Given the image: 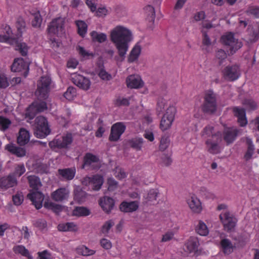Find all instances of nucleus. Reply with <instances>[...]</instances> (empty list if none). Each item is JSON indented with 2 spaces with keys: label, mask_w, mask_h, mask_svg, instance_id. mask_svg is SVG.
Listing matches in <instances>:
<instances>
[{
  "label": "nucleus",
  "mask_w": 259,
  "mask_h": 259,
  "mask_svg": "<svg viewBox=\"0 0 259 259\" xmlns=\"http://www.w3.org/2000/svg\"><path fill=\"white\" fill-rule=\"evenodd\" d=\"M51 79L48 76H42L37 82V88L35 95L37 100L34 101L27 108L25 115L30 119H33L39 113L47 110L46 101L49 96Z\"/></svg>",
  "instance_id": "f257e3e1"
},
{
  "label": "nucleus",
  "mask_w": 259,
  "mask_h": 259,
  "mask_svg": "<svg viewBox=\"0 0 259 259\" xmlns=\"http://www.w3.org/2000/svg\"><path fill=\"white\" fill-rule=\"evenodd\" d=\"M110 40L114 44L118 56L115 57L117 61L122 62L128 51V44L133 39L131 31L122 26H117L110 32Z\"/></svg>",
  "instance_id": "f03ea898"
},
{
  "label": "nucleus",
  "mask_w": 259,
  "mask_h": 259,
  "mask_svg": "<svg viewBox=\"0 0 259 259\" xmlns=\"http://www.w3.org/2000/svg\"><path fill=\"white\" fill-rule=\"evenodd\" d=\"M204 131L202 136L206 138L205 144L207 151L213 155L221 152L223 149L222 134L218 131Z\"/></svg>",
  "instance_id": "7ed1b4c3"
},
{
  "label": "nucleus",
  "mask_w": 259,
  "mask_h": 259,
  "mask_svg": "<svg viewBox=\"0 0 259 259\" xmlns=\"http://www.w3.org/2000/svg\"><path fill=\"white\" fill-rule=\"evenodd\" d=\"M218 96L212 90L205 91L204 95V101L202 105V110L207 114L214 113L217 109Z\"/></svg>",
  "instance_id": "20e7f679"
},
{
  "label": "nucleus",
  "mask_w": 259,
  "mask_h": 259,
  "mask_svg": "<svg viewBox=\"0 0 259 259\" xmlns=\"http://www.w3.org/2000/svg\"><path fill=\"white\" fill-rule=\"evenodd\" d=\"M72 141V135L67 134L64 136H56L53 140L49 143V146L52 150L67 149L71 145Z\"/></svg>",
  "instance_id": "39448f33"
},
{
  "label": "nucleus",
  "mask_w": 259,
  "mask_h": 259,
  "mask_svg": "<svg viewBox=\"0 0 259 259\" xmlns=\"http://www.w3.org/2000/svg\"><path fill=\"white\" fill-rule=\"evenodd\" d=\"M176 113V109L174 106H169L166 109V113L163 115L160 121V127L162 130H167L170 127Z\"/></svg>",
  "instance_id": "423d86ee"
},
{
  "label": "nucleus",
  "mask_w": 259,
  "mask_h": 259,
  "mask_svg": "<svg viewBox=\"0 0 259 259\" xmlns=\"http://www.w3.org/2000/svg\"><path fill=\"white\" fill-rule=\"evenodd\" d=\"M223 43L229 47L230 54L233 55L242 47V42L234 37L233 34L230 33L222 37Z\"/></svg>",
  "instance_id": "0eeeda50"
},
{
  "label": "nucleus",
  "mask_w": 259,
  "mask_h": 259,
  "mask_svg": "<svg viewBox=\"0 0 259 259\" xmlns=\"http://www.w3.org/2000/svg\"><path fill=\"white\" fill-rule=\"evenodd\" d=\"M81 183L83 185L89 186L93 190L98 191L103 185V178L98 175L92 177L86 176L82 179Z\"/></svg>",
  "instance_id": "6e6552de"
},
{
  "label": "nucleus",
  "mask_w": 259,
  "mask_h": 259,
  "mask_svg": "<svg viewBox=\"0 0 259 259\" xmlns=\"http://www.w3.org/2000/svg\"><path fill=\"white\" fill-rule=\"evenodd\" d=\"M220 218L225 231L229 232L234 229L237 220L232 214L229 212L222 213L220 215Z\"/></svg>",
  "instance_id": "1a4fd4ad"
},
{
  "label": "nucleus",
  "mask_w": 259,
  "mask_h": 259,
  "mask_svg": "<svg viewBox=\"0 0 259 259\" xmlns=\"http://www.w3.org/2000/svg\"><path fill=\"white\" fill-rule=\"evenodd\" d=\"M224 78L229 81L236 80L240 75L239 67L237 65H228L222 71Z\"/></svg>",
  "instance_id": "9d476101"
},
{
  "label": "nucleus",
  "mask_w": 259,
  "mask_h": 259,
  "mask_svg": "<svg viewBox=\"0 0 259 259\" xmlns=\"http://www.w3.org/2000/svg\"><path fill=\"white\" fill-rule=\"evenodd\" d=\"M29 63L24 61L22 58H16L11 66V70L13 72L24 71V75L26 76L29 71Z\"/></svg>",
  "instance_id": "9b49d317"
},
{
  "label": "nucleus",
  "mask_w": 259,
  "mask_h": 259,
  "mask_svg": "<svg viewBox=\"0 0 259 259\" xmlns=\"http://www.w3.org/2000/svg\"><path fill=\"white\" fill-rule=\"evenodd\" d=\"M17 184V179L14 176L9 174L0 178V190L5 191L12 188Z\"/></svg>",
  "instance_id": "f8f14e48"
},
{
  "label": "nucleus",
  "mask_w": 259,
  "mask_h": 259,
  "mask_svg": "<svg viewBox=\"0 0 259 259\" xmlns=\"http://www.w3.org/2000/svg\"><path fill=\"white\" fill-rule=\"evenodd\" d=\"M64 29V20L63 18H58L52 20L48 28L49 33L59 34L62 32Z\"/></svg>",
  "instance_id": "ddd939ff"
},
{
  "label": "nucleus",
  "mask_w": 259,
  "mask_h": 259,
  "mask_svg": "<svg viewBox=\"0 0 259 259\" xmlns=\"http://www.w3.org/2000/svg\"><path fill=\"white\" fill-rule=\"evenodd\" d=\"M69 191L65 188H60L51 194V198L56 202H62L67 199Z\"/></svg>",
  "instance_id": "4468645a"
},
{
  "label": "nucleus",
  "mask_w": 259,
  "mask_h": 259,
  "mask_svg": "<svg viewBox=\"0 0 259 259\" xmlns=\"http://www.w3.org/2000/svg\"><path fill=\"white\" fill-rule=\"evenodd\" d=\"M126 82L127 87L131 89H139L144 85V82L138 75H130L127 77Z\"/></svg>",
  "instance_id": "2eb2a0df"
},
{
  "label": "nucleus",
  "mask_w": 259,
  "mask_h": 259,
  "mask_svg": "<svg viewBox=\"0 0 259 259\" xmlns=\"http://www.w3.org/2000/svg\"><path fill=\"white\" fill-rule=\"evenodd\" d=\"M27 197L31 201L37 209L42 207V202L44 200V196L42 193L35 191L28 194Z\"/></svg>",
  "instance_id": "dca6fc26"
},
{
  "label": "nucleus",
  "mask_w": 259,
  "mask_h": 259,
  "mask_svg": "<svg viewBox=\"0 0 259 259\" xmlns=\"http://www.w3.org/2000/svg\"><path fill=\"white\" fill-rule=\"evenodd\" d=\"M199 242L196 237H190L184 245V250L186 252L191 253L196 252L198 250Z\"/></svg>",
  "instance_id": "f3484780"
},
{
  "label": "nucleus",
  "mask_w": 259,
  "mask_h": 259,
  "mask_svg": "<svg viewBox=\"0 0 259 259\" xmlns=\"http://www.w3.org/2000/svg\"><path fill=\"white\" fill-rule=\"evenodd\" d=\"M73 82L83 90H88L91 85L90 79L81 75H76L72 78Z\"/></svg>",
  "instance_id": "a211bd4d"
},
{
  "label": "nucleus",
  "mask_w": 259,
  "mask_h": 259,
  "mask_svg": "<svg viewBox=\"0 0 259 259\" xmlns=\"http://www.w3.org/2000/svg\"><path fill=\"white\" fill-rule=\"evenodd\" d=\"M187 203L191 210L194 213H199L202 210L201 202L194 195L187 200Z\"/></svg>",
  "instance_id": "6ab92c4d"
},
{
  "label": "nucleus",
  "mask_w": 259,
  "mask_h": 259,
  "mask_svg": "<svg viewBox=\"0 0 259 259\" xmlns=\"http://www.w3.org/2000/svg\"><path fill=\"white\" fill-rule=\"evenodd\" d=\"M235 116L238 118V122L241 126H244L247 123L246 117L245 109L238 107H234L233 108Z\"/></svg>",
  "instance_id": "aec40b11"
},
{
  "label": "nucleus",
  "mask_w": 259,
  "mask_h": 259,
  "mask_svg": "<svg viewBox=\"0 0 259 259\" xmlns=\"http://www.w3.org/2000/svg\"><path fill=\"white\" fill-rule=\"evenodd\" d=\"M114 201L111 197L105 196L99 200V204L103 210L107 213L111 212L114 206Z\"/></svg>",
  "instance_id": "412c9836"
},
{
  "label": "nucleus",
  "mask_w": 259,
  "mask_h": 259,
  "mask_svg": "<svg viewBox=\"0 0 259 259\" xmlns=\"http://www.w3.org/2000/svg\"><path fill=\"white\" fill-rule=\"evenodd\" d=\"M139 207V204L137 201L126 202L123 201L120 204V210L124 212H132L135 211Z\"/></svg>",
  "instance_id": "4be33fe9"
},
{
  "label": "nucleus",
  "mask_w": 259,
  "mask_h": 259,
  "mask_svg": "<svg viewBox=\"0 0 259 259\" xmlns=\"http://www.w3.org/2000/svg\"><path fill=\"white\" fill-rule=\"evenodd\" d=\"M58 174L63 179L70 181L72 180L75 175L76 170L74 167L65 168L59 169L58 170Z\"/></svg>",
  "instance_id": "5701e85b"
},
{
  "label": "nucleus",
  "mask_w": 259,
  "mask_h": 259,
  "mask_svg": "<svg viewBox=\"0 0 259 259\" xmlns=\"http://www.w3.org/2000/svg\"><path fill=\"white\" fill-rule=\"evenodd\" d=\"M5 149L17 157H23L26 154V151L24 148L17 147L12 143L7 144L5 147Z\"/></svg>",
  "instance_id": "b1692460"
},
{
  "label": "nucleus",
  "mask_w": 259,
  "mask_h": 259,
  "mask_svg": "<svg viewBox=\"0 0 259 259\" xmlns=\"http://www.w3.org/2000/svg\"><path fill=\"white\" fill-rule=\"evenodd\" d=\"M220 248L225 254L228 255L233 251L234 246L229 239L224 238L220 242Z\"/></svg>",
  "instance_id": "393cba45"
},
{
  "label": "nucleus",
  "mask_w": 259,
  "mask_h": 259,
  "mask_svg": "<svg viewBox=\"0 0 259 259\" xmlns=\"http://www.w3.org/2000/svg\"><path fill=\"white\" fill-rule=\"evenodd\" d=\"M35 130H50L48 121L43 116H37L34 120Z\"/></svg>",
  "instance_id": "a878e982"
},
{
  "label": "nucleus",
  "mask_w": 259,
  "mask_h": 259,
  "mask_svg": "<svg viewBox=\"0 0 259 259\" xmlns=\"http://www.w3.org/2000/svg\"><path fill=\"white\" fill-rule=\"evenodd\" d=\"M99 161V157L91 153H87L83 157L82 168L89 167L92 164L98 163Z\"/></svg>",
  "instance_id": "bb28decb"
},
{
  "label": "nucleus",
  "mask_w": 259,
  "mask_h": 259,
  "mask_svg": "<svg viewBox=\"0 0 259 259\" xmlns=\"http://www.w3.org/2000/svg\"><path fill=\"white\" fill-rule=\"evenodd\" d=\"M12 44L15 46V50L18 51L22 56H25L27 55L28 47L25 43L13 39Z\"/></svg>",
  "instance_id": "cd10ccee"
},
{
  "label": "nucleus",
  "mask_w": 259,
  "mask_h": 259,
  "mask_svg": "<svg viewBox=\"0 0 259 259\" xmlns=\"http://www.w3.org/2000/svg\"><path fill=\"white\" fill-rule=\"evenodd\" d=\"M143 143V139L140 137L132 138L128 141V145L136 151L141 150Z\"/></svg>",
  "instance_id": "c85d7f7f"
},
{
  "label": "nucleus",
  "mask_w": 259,
  "mask_h": 259,
  "mask_svg": "<svg viewBox=\"0 0 259 259\" xmlns=\"http://www.w3.org/2000/svg\"><path fill=\"white\" fill-rule=\"evenodd\" d=\"M246 143L247 145V149L245 153L244 157L246 161H248L251 158L252 156L254 153L255 148L251 139L246 138Z\"/></svg>",
  "instance_id": "c756f323"
},
{
  "label": "nucleus",
  "mask_w": 259,
  "mask_h": 259,
  "mask_svg": "<svg viewBox=\"0 0 259 259\" xmlns=\"http://www.w3.org/2000/svg\"><path fill=\"white\" fill-rule=\"evenodd\" d=\"M58 229L59 231L63 232H75L77 230V227L74 223L68 222L66 223L60 224L58 225Z\"/></svg>",
  "instance_id": "7c9ffc66"
},
{
  "label": "nucleus",
  "mask_w": 259,
  "mask_h": 259,
  "mask_svg": "<svg viewBox=\"0 0 259 259\" xmlns=\"http://www.w3.org/2000/svg\"><path fill=\"white\" fill-rule=\"evenodd\" d=\"M27 180L30 187L33 190H37L41 186L40 179L36 176H29L27 177Z\"/></svg>",
  "instance_id": "2f4dec72"
},
{
  "label": "nucleus",
  "mask_w": 259,
  "mask_h": 259,
  "mask_svg": "<svg viewBox=\"0 0 259 259\" xmlns=\"http://www.w3.org/2000/svg\"><path fill=\"white\" fill-rule=\"evenodd\" d=\"M19 136L17 137V142L20 145L27 144L30 138L29 131H19Z\"/></svg>",
  "instance_id": "473e14b6"
},
{
  "label": "nucleus",
  "mask_w": 259,
  "mask_h": 259,
  "mask_svg": "<svg viewBox=\"0 0 259 259\" xmlns=\"http://www.w3.org/2000/svg\"><path fill=\"white\" fill-rule=\"evenodd\" d=\"M144 11L146 15V19L149 22L153 23L155 18L154 8L150 5H148L145 7Z\"/></svg>",
  "instance_id": "72a5a7b5"
},
{
  "label": "nucleus",
  "mask_w": 259,
  "mask_h": 259,
  "mask_svg": "<svg viewBox=\"0 0 259 259\" xmlns=\"http://www.w3.org/2000/svg\"><path fill=\"white\" fill-rule=\"evenodd\" d=\"M75 23L77 27L78 34L83 37L87 32L88 25L82 20H76Z\"/></svg>",
  "instance_id": "f704fd0d"
},
{
  "label": "nucleus",
  "mask_w": 259,
  "mask_h": 259,
  "mask_svg": "<svg viewBox=\"0 0 259 259\" xmlns=\"http://www.w3.org/2000/svg\"><path fill=\"white\" fill-rule=\"evenodd\" d=\"M195 230L197 234L203 236L207 235L209 233L206 225L202 221H199Z\"/></svg>",
  "instance_id": "c9c22d12"
},
{
  "label": "nucleus",
  "mask_w": 259,
  "mask_h": 259,
  "mask_svg": "<svg viewBox=\"0 0 259 259\" xmlns=\"http://www.w3.org/2000/svg\"><path fill=\"white\" fill-rule=\"evenodd\" d=\"M141 50L140 46H135L130 53L128 57V62L132 63L137 60L140 54Z\"/></svg>",
  "instance_id": "e433bc0d"
},
{
  "label": "nucleus",
  "mask_w": 259,
  "mask_h": 259,
  "mask_svg": "<svg viewBox=\"0 0 259 259\" xmlns=\"http://www.w3.org/2000/svg\"><path fill=\"white\" fill-rule=\"evenodd\" d=\"M239 131H227L224 133V139L227 144L232 143L235 139Z\"/></svg>",
  "instance_id": "4c0bfd02"
},
{
  "label": "nucleus",
  "mask_w": 259,
  "mask_h": 259,
  "mask_svg": "<svg viewBox=\"0 0 259 259\" xmlns=\"http://www.w3.org/2000/svg\"><path fill=\"white\" fill-rule=\"evenodd\" d=\"M91 36L94 41L102 43L107 40V35L105 33H98L96 31H92L91 33Z\"/></svg>",
  "instance_id": "58836bf2"
},
{
  "label": "nucleus",
  "mask_w": 259,
  "mask_h": 259,
  "mask_svg": "<svg viewBox=\"0 0 259 259\" xmlns=\"http://www.w3.org/2000/svg\"><path fill=\"white\" fill-rule=\"evenodd\" d=\"M242 104L248 111H253L257 109L256 103L251 99H245L242 101Z\"/></svg>",
  "instance_id": "ea45409f"
},
{
  "label": "nucleus",
  "mask_w": 259,
  "mask_h": 259,
  "mask_svg": "<svg viewBox=\"0 0 259 259\" xmlns=\"http://www.w3.org/2000/svg\"><path fill=\"white\" fill-rule=\"evenodd\" d=\"M13 249L16 254H20L23 256L27 257H30V253L28 250L22 245L14 246Z\"/></svg>",
  "instance_id": "a19ab883"
},
{
  "label": "nucleus",
  "mask_w": 259,
  "mask_h": 259,
  "mask_svg": "<svg viewBox=\"0 0 259 259\" xmlns=\"http://www.w3.org/2000/svg\"><path fill=\"white\" fill-rule=\"evenodd\" d=\"M248 41L250 42H254L257 40L259 38V32L257 30L254 29L252 27L248 28Z\"/></svg>",
  "instance_id": "79ce46f5"
},
{
  "label": "nucleus",
  "mask_w": 259,
  "mask_h": 259,
  "mask_svg": "<svg viewBox=\"0 0 259 259\" xmlns=\"http://www.w3.org/2000/svg\"><path fill=\"white\" fill-rule=\"evenodd\" d=\"M77 252L78 254L83 256H89L94 254L96 251L94 250L90 249L84 245L79 246L77 248Z\"/></svg>",
  "instance_id": "37998d69"
},
{
  "label": "nucleus",
  "mask_w": 259,
  "mask_h": 259,
  "mask_svg": "<svg viewBox=\"0 0 259 259\" xmlns=\"http://www.w3.org/2000/svg\"><path fill=\"white\" fill-rule=\"evenodd\" d=\"M90 214V210L84 207H76L73 211V215L75 216H88Z\"/></svg>",
  "instance_id": "c03bdc74"
},
{
  "label": "nucleus",
  "mask_w": 259,
  "mask_h": 259,
  "mask_svg": "<svg viewBox=\"0 0 259 259\" xmlns=\"http://www.w3.org/2000/svg\"><path fill=\"white\" fill-rule=\"evenodd\" d=\"M227 57V54L226 52L222 50L219 49L215 53V58L218 61L219 65H222L224 61Z\"/></svg>",
  "instance_id": "a18cd8bd"
},
{
  "label": "nucleus",
  "mask_w": 259,
  "mask_h": 259,
  "mask_svg": "<svg viewBox=\"0 0 259 259\" xmlns=\"http://www.w3.org/2000/svg\"><path fill=\"white\" fill-rule=\"evenodd\" d=\"M44 206L46 208L51 209L55 213H58L62 210L61 205L52 202H45L44 203Z\"/></svg>",
  "instance_id": "49530a36"
},
{
  "label": "nucleus",
  "mask_w": 259,
  "mask_h": 259,
  "mask_svg": "<svg viewBox=\"0 0 259 259\" xmlns=\"http://www.w3.org/2000/svg\"><path fill=\"white\" fill-rule=\"evenodd\" d=\"M86 193L82 190H76L74 191V199L79 203L84 201Z\"/></svg>",
  "instance_id": "de8ad7c7"
},
{
  "label": "nucleus",
  "mask_w": 259,
  "mask_h": 259,
  "mask_svg": "<svg viewBox=\"0 0 259 259\" xmlns=\"http://www.w3.org/2000/svg\"><path fill=\"white\" fill-rule=\"evenodd\" d=\"M26 169L24 164H20L17 165L15 167V170L13 173L11 175L14 176L16 178V177H21L25 172Z\"/></svg>",
  "instance_id": "09e8293b"
},
{
  "label": "nucleus",
  "mask_w": 259,
  "mask_h": 259,
  "mask_svg": "<svg viewBox=\"0 0 259 259\" xmlns=\"http://www.w3.org/2000/svg\"><path fill=\"white\" fill-rule=\"evenodd\" d=\"M170 144V139L169 136H163L161 137L160 145H159V149L161 151H164L169 146Z\"/></svg>",
  "instance_id": "8fccbe9b"
},
{
  "label": "nucleus",
  "mask_w": 259,
  "mask_h": 259,
  "mask_svg": "<svg viewBox=\"0 0 259 259\" xmlns=\"http://www.w3.org/2000/svg\"><path fill=\"white\" fill-rule=\"evenodd\" d=\"M16 25L18 31L21 34L25 31L26 23L22 17H19L17 18Z\"/></svg>",
  "instance_id": "3c124183"
},
{
  "label": "nucleus",
  "mask_w": 259,
  "mask_h": 259,
  "mask_svg": "<svg viewBox=\"0 0 259 259\" xmlns=\"http://www.w3.org/2000/svg\"><path fill=\"white\" fill-rule=\"evenodd\" d=\"M124 131H111L109 140L111 142L117 141Z\"/></svg>",
  "instance_id": "603ef678"
},
{
  "label": "nucleus",
  "mask_w": 259,
  "mask_h": 259,
  "mask_svg": "<svg viewBox=\"0 0 259 259\" xmlns=\"http://www.w3.org/2000/svg\"><path fill=\"white\" fill-rule=\"evenodd\" d=\"M167 101L163 98H160L158 99L156 107V111L158 114L163 112L165 106L167 105Z\"/></svg>",
  "instance_id": "864d4df0"
},
{
  "label": "nucleus",
  "mask_w": 259,
  "mask_h": 259,
  "mask_svg": "<svg viewBox=\"0 0 259 259\" xmlns=\"http://www.w3.org/2000/svg\"><path fill=\"white\" fill-rule=\"evenodd\" d=\"M64 97L69 100H71L76 96V89L72 87H70L64 94Z\"/></svg>",
  "instance_id": "5fc2aeb1"
},
{
  "label": "nucleus",
  "mask_w": 259,
  "mask_h": 259,
  "mask_svg": "<svg viewBox=\"0 0 259 259\" xmlns=\"http://www.w3.org/2000/svg\"><path fill=\"white\" fill-rule=\"evenodd\" d=\"M42 22V18L39 12L34 14V19L32 21V25L34 27H39Z\"/></svg>",
  "instance_id": "6e6d98bb"
},
{
  "label": "nucleus",
  "mask_w": 259,
  "mask_h": 259,
  "mask_svg": "<svg viewBox=\"0 0 259 259\" xmlns=\"http://www.w3.org/2000/svg\"><path fill=\"white\" fill-rule=\"evenodd\" d=\"M99 76L103 80H110L112 79V76L108 73L104 69H100L98 71Z\"/></svg>",
  "instance_id": "4d7b16f0"
},
{
  "label": "nucleus",
  "mask_w": 259,
  "mask_h": 259,
  "mask_svg": "<svg viewBox=\"0 0 259 259\" xmlns=\"http://www.w3.org/2000/svg\"><path fill=\"white\" fill-rule=\"evenodd\" d=\"M114 225L113 221L111 220H109L105 223L102 228L101 231L103 234H107L111 229V228Z\"/></svg>",
  "instance_id": "13d9d810"
},
{
  "label": "nucleus",
  "mask_w": 259,
  "mask_h": 259,
  "mask_svg": "<svg viewBox=\"0 0 259 259\" xmlns=\"http://www.w3.org/2000/svg\"><path fill=\"white\" fill-rule=\"evenodd\" d=\"M11 124L10 120L7 118L0 116V126L3 130H6Z\"/></svg>",
  "instance_id": "bf43d9fd"
},
{
  "label": "nucleus",
  "mask_w": 259,
  "mask_h": 259,
  "mask_svg": "<svg viewBox=\"0 0 259 259\" xmlns=\"http://www.w3.org/2000/svg\"><path fill=\"white\" fill-rule=\"evenodd\" d=\"M23 201V196L21 193H17L13 196V201L16 205H20Z\"/></svg>",
  "instance_id": "052dcab7"
},
{
  "label": "nucleus",
  "mask_w": 259,
  "mask_h": 259,
  "mask_svg": "<svg viewBox=\"0 0 259 259\" xmlns=\"http://www.w3.org/2000/svg\"><path fill=\"white\" fill-rule=\"evenodd\" d=\"M51 131H34V135L37 138H45L51 134Z\"/></svg>",
  "instance_id": "680f3d73"
},
{
  "label": "nucleus",
  "mask_w": 259,
  "mask_h": 259,
  "mask_svg": "<svg viewBox=\"0 0 259 259\" xmlns=\"http://www.w3.org/2000/svg\"><path fill=\"white\" fill-rule=\"evenodd\" d=\"M33 224L35 227L41 230L45 229L47 227V222L44 219H38L34 221Z\"/></svg>",
  "instance_id": "e2e57ef3"
},
{
  "label": "nucleus",
  "mask_w": 259,
  "mask_h": 259,
  "mask_svg": "<svg viewBox=\"0 0 259 259\" xmlns=\"http://www.w3.org/2000/svg\"><path fill=\"white\" fill-rule=\"evenodd\" d=\"M162 163L166 166L170 165L172 163V159L170 156L167 154H163L161 157Z\"/></svg>",
  "instance_id": "0e129e2a"
},
{
  "label": "nucleus",
  "mask_w": 259,
  "mask_h": 259,
  "mask_svg": "<svg viewBox=\"0 0 259 259\" xmlns=\"http://www.w3.org/2000/svg\"><path fill=\"white\" fill-rule=\"evenodd\" d=\"M108 185V190L110 191L114 190L117 185V182L112 178H109L107 180Z\"/></svg>",
  "instance_id": "69168bd1"
},
{
  "label": "nucleus",
  "mask_w": 259,
  "mask_h": 259,
  "mask_svg": "<svg viewBox=\"0 0 259 259\" xmlns=\"http://www.w3.org/2000/svg\"><path fill=\"white\" fill-rule=\"evenodd\" d=\"M101 246L105 249L108 250L112 247L111 241L107 239L103 238L100 240Z\"/></svg>",
  "instance_id": "338daca9"
},
{
  "label": "nucleus",
  "mask_w": 259,
  "mask_h": 259,
  "mask_svg": "<svg viewBox=\"0 0 259 259\" xmlns=\"http://www.w3.org/2000/svg\"><path fill=\"white\" fill-rule=\"evenodd\" d=\"M39 259H52L51 254L47 250H44L42 252H38Z\"/></svg>",
  "instance_id": "774afa93"
}]
</instances>
